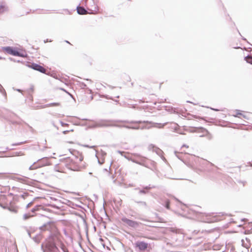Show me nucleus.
<instances>
[{"instance_id": "9b49d317", "label": "nucleus", "mask_w": 252, "mask_h": 252, "mask_svg": "<svg viewBox=\"0 0 252 252\" xmlns=\"http://www.w3.org/2000/svg\"><path fill=\"white\" fill-rule=\"evenodd\" d=\"M196 130H197L198 132H201L203 134L200 135V137H203V136H207L209 139L211 138V136L209 134V132L207 130H206L205 128H204L203 127H200V128H195ZM194 131H197V130H195Z\"/></svg>"}, {"instance_id": "a211bd4d", "label": "nucleus", "mask_w": 252, "mask_h": 252, "mask_svg": "<svg viewBox=\"0 0 252 252\" xmlns=\"http://www.w3.org/2000/svg\"><path fill=\"white\" fill-rule=\"evenodd\" d=\"M106 155V153H103L101 154V157H100V155L99 154H97L96 155V157L97 158V159H98V162L99 163V164H102L104 163V157Z\"/></svg>"}, {"instance_id": "dca6fc26", "label": "nucleus", "mask_w": 252, "mask_h": 252, "mask_svg": "<svg viewBox=\"0 0 252 252\" xmlns=\"http://www.w3.org/2000/svg\"><path fill=\"white\" fill-rule=\"evenodd\" d=\"M121 155L123 156H124L125 158L129 160H131L132 161V159L133 158V154H129L127 153H126L125 152H121L119 151L118 152Z\"/></svg>"}, {"instance_id": "a878e982", "label": "nucleus", "mask_w": 252, "mask_h": 252, "mask_svg": "<svg viewBox=\"0 0 252 252\" xmlns=\"http://www.w3.org/2000/svg\"><path fill=\"white\" fill-rule=\"evenodd\" d=\"M245 59L247 63L252 64V56H248Z\"/></svg>"}, {"instance_id": "c03bdc74", "label": "nucleus", "mask_w": 252, "mask_h": 252, "mask_svg": "<svg viewBox=\"0 0 252 252\" xmlns=\"http://www.w3.org/2000/svg\"><path fill=\"white\" fill-rule=\"evenodd\" d=\"M2 58L0 56V60H1Z\"/></svg>"}, {"instance_id": "20e7f679", "label": "nucleus", "mask_w": 252, "mask_h": 252, "mask_svg": "<svg viewBox=\"0 0 252 252\" xmlns=\"http://www.w3.org/2000/svg\"><path fill=\"white\" fill-rule=\"evenodd\" d=\"M128 123H119L118 127H125L128 129H139L140 126L139 124H142V121H127Z\"/></svg>"}, {"instance_id": "a18cd8bd", "label": "nucleus", "mask_w": 252, "mask_h": 252, "mask_svg": "<svg viewBox=\"0 0 252 252\" xmlns=\"http://www.w3.org/2000/svg\"><path fill=\"white\" fill-rule=\"evenodd\" d=\"M104 170L105 171H107V169H104Z\"/></svg>"}, {"instance_id": "8fccbe9b", "label": "nucleus", "mask_w": 252, "mask_h": 252, "mask_svg": "<svg viewBox=\"0 0 252 252\" xmlns=\"http://www.w3.org/2000/svg\"><path fill=\"white\" fill-rule=\"evenodd\" d=\"M18 91L20 92L21 90H18Z\"/></svg>"}, {"instance_id": "4be33fe9", "label": "nucleus", "mask_w": 252, "mask_h": 252, "mask_svg": "<svg viewBox=\"0 0 252 252\" xmlns=\"http://www.w3.org/2000/svg\"><path fill=\"white\" fill-rule=\"evenodd\" d=\"M40 165L38 163V160L36 162H34L32 165H31L29 167V169L31 170H34L40 168Z\"/></svg>"}, {"instance_id": "c9c22d12", "label": "nucleus", "mask_w": 252, "mask_h": 252, "mask_svg": "<svg viewBox=\"0 0 252 252\" xmlns=\"http://www.w3.org/2000/svg\"><path fill=\"white\" fill-rule=\"evenodd\" d=\"M24 142H20V143H15V144H12L13 146H18V145H20L21 144H22Z\"/></svg>"}, {"instance_id": "f03ea898", "label": "nucleus", "mask_w": 252, "mask_h": 252, "mask_svg": "<svg viewBox=\"0 0 252 252\" xmlns=\"http://www.w3.org/2000/svg\"><path fill=\"white\" fill-rule=\"evenodd\" d=\"M128 123L127 121L120 120H100L94 124L92 127H108L114 126L118 127L119 123Z\"/></svg>"}, {"instance_id": "a19ab883", "label": "nucleus", "mask_w": 252, "mask_h": 252, "mask_svg": "<svg viewBox=\"0 0 252 252\" xmlns=\"http://www.w3.org/2000/svg\"><path fill=\"white\" fill-rule=\"evenodd\" d=\"M184 147L189 148V146H188V145H187L184 144V145L182 146V148H181L182 149V148H184Z\"/></svg>"}, {"instance_id": "5701e85b", "label": "nucleus", "mask_w": 252, "mask_h": 252, "mask_svg": "<svg viewBox=\"0 0 252 252\" xmlns=\"http://www.w3.org/2000/svg\"><path fill=\"white\" fill-rule=\"evenodd\" d=\"M33 216H34L33 214H32L31 213L29 212L28 213H26V214H24L23 218L24 220H27Z\"/></svg>"}, {"instance_id": "1a4fd4ad", "label": "nucleus", "mask_w": 252, "mask_h": 252, "mask_svg": "<svg viewBox=\"0 0 252 252\" xmlns=\"http://www.w3.org/2000/svg\"><path fill=\"white\" fill-rule=\"evenodd\" d=\"M3 50L6 53L13 56L23 57L18 51L15 50L13 47L7 46L3 48Z\"/></svg>"}, {"instance_id": "f257e3e1", "label": "nucleus", "mask_w": 252, "mask_h": 252, "mask_svg": "<svg viewBox=\"0 0 252 252\" xmlns=\"http://www.w3.org/2000/svg\"><path fill=\"white\" fill-rule=\"evenodd\" d=\"M70 153L72 154L73 157H68L62 159L59 164L60 169H57V167H56L57 171L65 172L64 170L62 169L64 167L73 171H80L86 168V163L83 161L84 157L82 154L76 150H72Z\"/></svg>"}, {"instance_id": "cd10ccee", "label": "nucleus", "mask_w": 252, "mask_h": 252, "mask_svg": "<svg viewBox=\"0 0 252 252\" xmlns=\"http://www.w3.org/2000/svg\"><path fill=\"white\" fill-rule=\"evenodd\" d=\"M19 181L22 182V183H25V184H27V181L28 180V178H26V177H22L21 178H19Z\"/></svg>"}, {"instance_id": "f704fd0d", "label": "nucleus", "mask_w": 252, "mask_h": 252, "mask_svg": "<svg viewBox=\"0 0 252 252\" xmlns=\"http://www.w3.org/2000/svg\"><path fill=\"white\" fill-rule=\"evenodd\" d=\"M215 221H216V220L214 218V219H211L210 220H208L206 221V222H209V223H211V222H214Z\"/></svg>"}, {"instance_id": "412c9836", "label": "nucleus", "mask_w": 252, "mask_h": 252, "mask_svg": "<svg viewBox=\"0 0 252 252\" xmlns=\"http://www.w3.org/2000/svg\"><path fill=\"white\" fill-rule=\"evenodd\" d=\"M175 156L180 160L184 161V158L183 156L186 154H184L183 153V152H178L177 151H175L174 152Z\"/></svg>"}, {"instance_id": "b1692460", "label": "nucleus", "mask_w": 252, "mask_h": 252, "mask_svg": "<svg viewBox=\"0 0 252 252\" xmlns=\"http://www.w3.org/2000/svg\"><path fill=\"white\" fill-rule=\"evenodd\" d=\"M233 116H234V117H240L239 116H242L243 118H245V119H247L246 116L245 115H243L242 114H241L240 112V111L239 110H237L236 111V113L235 114H233Z\"/></svg>"}, {"instance_id": "393cba45", "label": "nucleus", "mask_w": 252, "mask_h": 252, "mask_svg": "<svg viewBox=\"0 0 252 252\" xmlns=\"http://www.w3.org/2000/svg\"><path fill=\"white\" fill-rule=\"evenodd\" d=\"M41 206H35L34 208H33L32 210H31V212L30 213H31L32 214H33L34 215V213L35 212L37 211L39 209V208H40Z\"/></svg>"}, {"instance_id": "4468645a", "label": "nucleus", "mask_w": 252, "mask_h": 252, "mask_svg": "<svg viewBox=\"0 0 252 252\" xmlns=\"http://www.w3.org/2000/svg\"><path fill=\"white\" fill-rule=\"evenodd\" d=\"M140 251H145L148 248V244L143 241L137 242L135 244Z\"/></svg>"}, {"instance_id": "7ed1b4c3", "label": "nucleus", "mask_w": 252, "mask_h": 252, "mask_svg": "<svg viewBox=\"0 0 252 252\" xmlns=\"http://www.w3.org/2000/svg\"><path fill=\"white\" fill-rule=\"evenodd\" d=\"M44 247L46 250H44V252L45 251L49 252H57L59 251V249L55 244L54 235H49V237L46 239L45 242Z\"/></svg>"}, {"instance_id": "f3484780", "label": "nucleus", "mask_w": 252, "mask_h": 252, "mask_svg": "<svg viewBox=\"0 0 252 252\" xmlns=\"http://www.w3.org/2000/svg\"><path fill=\"white\" fill-rule=\"evenodd\" d=\"M154 188V186H151V185H149L146 187H144L143 189H140L139 190L140 193H147L149 191V190H150L151 189H153Z\"/></svg>"}, {"instance_id": "72a5a7b5", "label": "nucleus", "mask_w": 252, "mask_h": 252, "mask_svg": "<svg viewBox=\"0 0 252 252\" xmlns=\"http://www.w3.org/2000/svg\"><path fill=\"white\" fill-rule=\"evenodd\" d=\"M73 130L72 129H70V130H64L63 132V133L64 134H67V133H68L69 131H72Z\"/></svg>"}, {"instance_id": "423d86ee", "label": "nucleus", "mask_w": 252, "mask_h": 252, "mask_svg": "<svg viewBox=\"0 0 252 252\" xmlns=\"http://www.w3.org/2000/svg\"><path fill=\"white\" fill-rule=\"evenodd\" d=\"M142 125L140 126V129H150L153 127H158L159 128L163 127L166 124L162 125L161 124L154 123L148 121H142Z\"/></svg>"}, {"instance_id": "79ce46f5", "label": "nucleus", "mask_w": 252, "mask_h": 252, "mask_svg": "<svg viewBox=\"0 0 252 252\" xmlns=\"http://www.w3.org/2000/svg\"><path fill=\"white\" fill-rule=\"evenodd\" d=\"M241 183L243 184V186L245 185V184H244V182H241Z\"/></svg>"}, {"instance_id": "37998d69", "label": "nucleus", "mask_w": 252, "mask_h": 252, "mask_svg": "<svg viewBox=\"0 0 252 252\" xmlns=\"http://www.w3.org/2000/svg\"><path fill=\"white\" fill-rule=\"evenodd\" d=\"M213 109V110H215V111H219V110H218V109Z\"/></svg>"}, {"instance_id": "c85d7f7f", "label": "nucleus", "mask_w": 252, "mask_h": 252, "mask_svg": "<svg viewBox=\"0 0 252 252\" xmlns=\"http://www.w3.org/2000/svg\"><path fill=\"white\" fill-rule=\"evenodd\" d=\"M61 248L63 252H68L67 249L63 244H61Z\"/></svg>"}, {"instance_id": "2eb2a0df", "label": "nucleus", "mask_w": 252, "mask_h": 252, "mask_svg": "<svg viewBox=\"0 0 252 252\" xmlns=\"http://www.w3.org/2000/svg\"><path fill=\"white\" fill-rule=\"evenodd\" d=\"M242 245L246 249H248L251 247L250 240L249 239L246 238L241 240Z\"/></svg>"}, {"instance_id": "f8f14e48", "label": "nucleus", "mask_w": 252, "mask_h": 252, "mask_svg": "<svg viewBox=\"0 0 252 252\" xmlns=\"http://www.w3.org/2000/svg\"><path fill=\"white\" fill-rule=\"evenodd\" d=\"M30 66L32 68L41 73H45L46 71V69L43 66L35 63H32Z\"/></svg>"}, {"instance_id": "6e6552de", "label": "nucleus", "mask_w": 252, "mask_h": 252, "mask_svg": "<svg viewBox=\"0 0 252 252\" xmlns=\"http://www.w3.org/2000/svg\"><path fill=\"white\" fill-rule=\"evenodd\" d=\"M148 149L149 150H152L153 152H155L157 153V155H158L161 158L164 160L165 161V158L164 157L163 154V151L160 149L159 148L155 146L153 144H150L148 146Z\"/></svg>"}, {"instance_id": "7c9ffc66", "label": "nucleus", "mask_w": 252, "mask_h": 252, "mask_svg": "<svg viewBox=\"0 0 252 252\" xmlns=\"http://www.w3.org/2000/svg\"><path fill=\"white\" fill-rule=\"evenodd\" d=\"M171 231L172 232H175L176 233H179L180 232V229H178L175 228H171Z\"/></svg>"}, {"instance_id": "473e14b6", "label": "nucleus", "mask_w": 252, "mask_h": 252, "mask_svg": "<svg viewBox=\"0 0 252 252\" xmlns=\"http://www.w3.org/2000/svg\"><path fill=\"white\" fill-rule=\"evenodd\" d=\"M60 123L61 124V126H68V124H66V123H64L62 121L60 122Z\"/></svg>"}, {"instance_id": "aec40b11", "label": "nucleus", "mask_w": 252, "mask_h": 252, "mask_svg": "<svg viewBox=\"0 0 252 252\" xmlns=\"http://www.w3.org/2000/svg\"><path fill=\"white\" fill-rule=\"evenodd\" d=\"M7 10V7L3 2H0V14Z\"/></svg>"}, {"instance_id": "de8ad7c7", "label": "nucleus", "mask_w": 252, "mask_h": 252, "mask_svg": "<svg viewBox=\"0 0 252 252\" xmlns=\"http://www.w3.org/2000/svg\"><path fill=\"white\" fill-rule=\"evenodd\" d=\"M3 91L4 93L5 94V90H4L3 89Z\"/></svg>"}, {"instance_id": "09e8293b", "label": "nucleus", "mask_w": 252, "mask_h": 252, "mask_svg": "<svg viewBox=\"0 0 252 252\" xmlns=\"http://www.w3.org/2000/svg\"><path fill=\"white\" fill-rule=\"evenodd\" d=\"M66 42L67 43H69V42L68 41H66Z\"/></svg>"}, {"instance_id": "39448f33", "label": "nucleus", "mask_w": 252, "mask_h": 252, "mask_svg": "<svg viewBox=\"0 0 252 252\" xmlns=\"http://www.w3.org/2000/svg\"><path fill=\"white\" fill-rule=\"evenodd\" d=\"M41 231H48L50 232V234L54 235L55 232L56 231V227L55 224L51 221L48 222L43 225L40 228Z\"/></svg>"}, {"instance_id": "49530a36", "label": "nucleus", "mask_w": 252, "mask_h": 252, "mask_svg": "<svg viewBox=\"0 0 252 252\" xmlns=\"http://www.w3.org/2000/svg\"><path fill=\"white\" fill-rule=\"evenodd\" d=\"M116 97H117V98H119V95H118V96H116Z\"/></svg>"}, {"instance_id": "ddd939ff", "label": "nucleus", "mask_w": 252, "mask_h": 252, "mask_svg": "<svg viewBox=\"0 0 252 252\" xmlns=\"http://www.w3.org/2000/svg\"><path fill=\"white\" fill-rule=\"evenodd\" d=\"M38 163L40 167L48 165L50 164L48 158L44 157L38 160Z\"/></svg>"}, {"instance_id": "58836bf2", "label": "nucleus", "mask_w": 252, "mask_h": 252, "mask_svg": "<svg viewBox=\"0 0 252 252\" xmlns=\"http://www.w3.org/2000/svg\"><path fill=\"white\" fill-rule=\"evenodd\" d=\"M103 97H105V98H106L107 99H112V98L111 97L108 96V95H103Z\"/></svg>"}, {"instance_id": "bb28decb", "label": "nucleus", "mask_w": 252, "mask_h": 252, "mask_svg": "<svg viewBox=\"0 0 252 252\" xmlns=\"http://www.w3.org/2000/svg\"><path fill=\"white\" fill-rule=\"evenodd\" d=\"M41 237L39 235V236H36V237H34L33 238V239L34 240V241L35 242H36V243H39V242H40V241L41 240Z\"/></svg>"}, {"instance_id": "6ab92c4d", "label": "nucleus", "mask_w": 252, "mask_h": 252, "mask_svg": "<svg viewBox=\"0 0 252 252\" xmlns=\"http://www.w3.org/2000/svg\"><path fill=\"white\" fill-rule=\"evenodd\" d=\"M77 13L79 14L84 15L87 14V11L82 6H78L77 7Z\"/></svg>"}, {"instance_id": "9d476101", "label": "nucleus", "mask_w": 252, "mask_h": 252, "mask_svg": "<svg viewBox=\"0 0 252 252\" xmlns=\"http://www.w3.org/2000/svg\"><path fill=\"white\" fill-rule=\"evenodd\" d=\"M122 220L125 224L131 227L136 228L139 225L138 222L128 219L125 217L122 218Z\"/></svg>"}, {"instance_id": "0eeeda50", "label": "nucleus", "mask_w": 252, "mask_h": 252, "mask_svg": "<svg viewBox=\"0 0 252 252\" xmlns=\"http://www.w3.org/2000/svg\"><path fill=\"white\" fill-rule=\"evenodd\" d=\"M133 158L132 159V162L137 164L145 166V162L146 160V158L139 154L134 153L133 154Z\"/></svg>"}, {"instance_id": "c756f323", "label": "nucleus", "mask_w": 252, "mask_h": 252, "mask_svg": "<svg viewBox=\"0 0 252 252\" xmlns=\"http://www.w3.org/2000/svg\"><path fill=\"white\" fill-rule=\"evenodd\" d=\"M164 206L168 209H169V201L168 200H166L165 201V203L164 204Z\"/></svg>"}, {"instance_id": "2f4dec72", "label": "nucleus", "mask_w": 252, "mask_h": 252, "mask_svg": "<svg viewBox=\"0 0 252 252\" xmlns=\"http://www.w3.org/2000/svg\"><path fill=\"white\" fill-rule=\"evenodd\" d=\"M33 201H31V202H30V203H29L27 205L26 208H27V209L29 208L30 207H31V206L33 205Z\"/></svg>"}, {"instance_id": "e433bc0d", "label": "nucleus", "mask_w": 252, "mask_h": 252, "mask_svg": "<svg viewBox=\"0 0 252 252\" xmlns=\"http://www.w3.org/2000/svg\"><path fill=\"white\" fill-rule=\"evenodd\" d=\"M139 203H140L142 205H143L144 206H146V203L144 201H141L139 202Z\"/></svg>"}, {"instance_id": "ea45409f", "label": "nucleus", "mask_w": 252, "mask_h": 252, "mask_svg": "<svg viewBox=\"0 0 252 252\" xmlns=\"http://www.w3.org/2000/svg\"><path fill=\"white\" fill-rule=\"evenodd\" d=\"M59 105V103H53L50 104V106H57Z\"/></svg>"}, {"instance_id": "4c0bfd02", "label": "nucleus", "mask_w": 252, "mask_h": 252, "mask_svg": "<svg viewBox=\"0 0 252 252\" xmlns=\"http://www.w3.org/2000/svg\"><path fill=\"white\" fill-rule=\"evenodd\" d=\"M61 90H63V91H64L65 93H66L67 94H68L70 96H71V97H72V95L70 94L68 92H67L66 91H65L64 89H63V88H61L60 89Z\"/></svg>"}]
</instances>
